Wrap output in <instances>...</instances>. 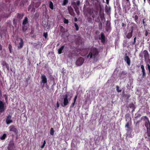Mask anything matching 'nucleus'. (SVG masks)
I'll use <instances>...</instances> for the list:
<instances>
[{
  "mask_svg": "<svg viewBox=\"0 0 150 150\" xmlns=\"http://www.w3.org/2000/svg\"><path fill=\"white\" fill-rule=\"evenodd\" d=\"M144 54V57L145 60H147L148 62L150 64V60L149 59V55L147 51L144 50L143 52Z\"/></svg>",
  "mask_w": 150,
  "mask_h": 150,
  "instance_id": "0eeeda50",
  "label": "nucleus"
},
{
  "mask_svg": "<svg viewBox=\"0 0 150 150\" xmlns=\"http://www.w3.org/2000/svg\"><path fill=\"white\" fill-rule=\"evenodd\" d=\"M43 36L45 37V38L46 39L47 37V33H44Z\"/></svg>",
  "mask_w": 150,
  "mask_h": 150,
  "instance_id": "58836bf2",
  "label": "nucleus"
},
{
  "mask_svg": "<svg viewBox=\"0 0 150 150\" xmlns=\"http://www.w3.org/2000/svg\"><path fill=\"white\" fill-rule=\"evenodd\" d=\"M94 13H95V14L96 15H97L98 13V10H96L95 11H94Z\"/></svg>",
  "mask_w": 150,
  "mask_h": 150,
  "instance_id": "8fccbe9b",
  "label": "nucleus"
},
{
  "mask_svg": "<svg viewBox=\"0 0 150 150\" xmlns=\"http://www.w3.org/2000/svg\"><path fill=\"white\" fill-rule=\"evenodd\" d=\"M69 95L67 94H66L64 96V100H63V104L62 103L61 105L63 107H64L68 104L69 103V101L71 98V96L69 98Z\"/></svg>",
  "mask_w": 150,
  "mask_h": 150,
  "instance_id": "f03ea898",
  "label": "nucleus"
},
{
  "mask_svg": "<svg viewBox=\"0 0 150 150\" xmlns=\"http://www.w3.org/2000/svg\"><path fill=\"white\" fill-rule=\"evenodd\" d=\"M143 23L144 26H145L146 25V24L145 23L144 19L143 20Z\"/></svg>",
  "mask_w": 150,
  "mask_h": 150,
  "instance_id": "49530a36",
  "label": "nucleus"
},
{
  "mask_svg": "<svg viewBox=\"0 0 150 150\" xmlns=\"http://www.w3.org/2000/svg\"><path fill=\"white\" fill-rule=\"evenodd\" d=\"M84 60L82 57H80L78 59L76 62V64L77 66H80L82 65L84 62Z\"/></svg>",
  "mask_w": 150,
  "mask_h": 150,
  "instance_id": "39448f33",
  "label": "nucleus"
},
{
  "mask_svg": "<svg viewBox=\"0 0 150 150\" xmlns=\"http://www.w3.org/2000/svg\"><path fill=\"white\" fill-rule=\"evenodd\" d=\"M77 95H76V96L75 97H74V102L73 103H72L71 104V106H70V108H72L73 107L74 105H75V103L76 102V100L77 98Z\"/></svg>",
  "mask_w": 150,
  "mask_h": 150,
  "instance_id": "6ab92c4d",
  "label": "nucleus"
},
{
  "mask_svg": "<svg viewBox=\"0 0 150 150\" xmlns=\"http://www.w3.org/2000/svg\"><path fill=\"white\" fill-rule=\"evenodd\" d=\"M116 90H117V92H121V90H119V87L118 86H116Z\"/></svg>",
  "mask_w": 150,
  "mask_h": 150,
  "instance_id": "79ce46f5",
  "label": "nucleus"
},
{
  "mask_svg": "<svg viewBox=\"0 0 150 150\" xmlns=\"http://www.w3.org/2000/svg\"><path fill=\"white\" fill-rule=\"evenodd\" d=\"M145 125L146 129L150 128V123L147 118L145 120Z\"/></svg>",
  "mask_w": 150,
  "mask_h": 150,
  "instance_id": "f8f14e48",
  "label": "nucleus"
},
{
  "mask_svg": "<svg viewBox=\"0 0 150 150\" xmlns=\"http://www.w3.org/2000/svg\"><path fill=\"white\" fill-rule=\"evenodd\" d=\"M9 129L10 131L13 132L15 134H17L18 132V130L14 125H12L10 126L9 127Z\"/></svg>",
  "mask_w": 150,
  "mask_h": 150,
  "instance_id": "423d86ee",
  "label": "nucleus"
},
{
  "mask_svg": "<svg viewBox=\"0 0 150 150\" xmlns=\"http://www.w3.org/2000/svg\"><path fill=\"white\" fill-rule=\"evenodd\" d=\"M4 110V103L1 101L0 100V112H2Z\"/></svg>",
  "mask_w": 150,
  "mask_h": 150,
  "instance_id": "ddd939ff",
  "label": "nucleus"
},
{
  "mask_svg": "<svg viewBox=\"0 0 150 150\" xmlns=\"http://www.w3.org/2000/svg\"><path fill=\"white\" fill-rule=\"evenodd\" d=\"M41 81L40 82L41 85L42 87L45 86V84H47V78L45 75L44 74H41Z\"/></svg>",
  "mask_w": 150,
  "mask_h": 150,
  "instance_id": "7ed1b4c3",
  "label": "nucleus"
},
{
  "mask_svg": "<svg viewBox=\"0 0 150 150\" xmlns=\"http://www.w3.org/2000/svg\"><path fill=\"white\" fill-rule=\"evenodd\" d=\"M126 25V24H125L123 23H122V27H125Z\"/></svg>",
  "mask_w": 150,
  "mask_h": 150,
  "instance_id": "de8ad7c7",
  "label": "nucleus"
},
{
  "mask_svg": "<svg viewBox=\"0 0 150 150\" xmlns=\"http://www.w3.org/2000/svg\"><path fill=\"white\" fill-rule=\"evenodd\" d=\"M76 4L77 6H79L80 4V2L79 1H77L76 2Z\"/></svg>",
  "mask_w": 150,
  "mask_h": 150,
  "instance_id": "37998d69",
  "label": "nucleus"
},
{
  "mask_svg": "<svg viewBox=\"0 0 150 150\" xmlns=\"http://www.w3.org/2000/svg\"><path fill=\"white\" fill-rule=\"evenodd\" d=\"M125 35L126 38L128 39L130 38L132 36V35L131 33H129L126 32L125 33Z\"/></svg>",
  "mask_w": 150,
  "mask_h": 150,
  "instance_id": "aec40b11",
  "label": "nucleus"
},
{
  "mask_svg": "<svg viewBox=\"0 0 150 150\" xmlns=\"http://www.w3.org/2000/svg\"><path fill=\"white\" fill-rule=\"evenodd\" d=\"M92 16L93 18H94L95 17V14H93V15H92Z\"/></svg>",
  "mask_w": 150,
  "mask_h": 150,
  "instance_id": "13d9d810",
  "label": "nucleus"
},
{
  "mask_svg": "<svg viewBox=\"0 0 150 150\" xmlns=\"http://www.w3.org/2000/svg\"><path fill=\"white\" fill-rule=\"evenodd\" d=\"M54 130L53 128H51L50 130V134L52 135H53L54 134Z\"/></svg>",
  "mask_w": 150,
  "mask_h": 150,
  "instance_id": "c756f323",
  "label": "nucleus"
},
{
  "mask_svg": "<svg viewBox=\"0 0 150 150\" xmlns=\"http://www.w3.org/2000/svg\"><path fill=\"white\" fill-rule=\"evenodd\" d=\"M149 49H150V45H149Z\"/></svg>",
  "mask_w": 150,
  "mask_h": 150,
  "instance_id": "0e129e2a",
  "label": "nucleus"
},
{
  "mask_svg": "<svg viewBox=\"0 0 150 150\" xmlns=\"http://www.w3.org/2000/svg\"><path fill=\"white\" fill-rule=\"evenodd\" d=\"M99 16L102 22H104L105 21V19L104 17V14L103 9H100L99 11Z\"/></svg>",
  "mask_w": 150,
  "mask_h": 150,
  "instance_id": "20e7f679",
  "label": "nucleus"
},
{
  "mask_svg": "<svg viewBox=\"0 0 150 150\" xmlns=\"http://www.w3.org/2000/svg\"><path fill=\"white\" fill-rule=\"evenodd\" d=\"M106 4H109V0H106Z\"/></svg>",
  "mask_w": 150,
  "mask_h": 150,
  "instance_id": "864d4df0",
  "label": "nucleus"
},
{
  "mask_svg": "<svg viewBox=\"0 0 150 150\" xmlns=\"http://www.w3.org/2000/svg\"><path fill=\"white\" fill-rule=\"evenodd\" d=\"M129 106L130 108H132V112L134 111L135 108V107L134 105L132 103H130L129 104Z\"/></svg>",
  "mask_w": 150,
  "mask_h": 150,
  "instance_id": "5701e85b",
  "label": "nucleus"
},
{
  "mask_svg": "<svg viewBox=\"0 0 150 150\" xmlns=\"http://www.w3.org/2000/svg\"><path fill=\"white\" fill-rule=\"evenodd\" d=\"M105 9L106 11H107V12H108L109 11H110V7H108L106 5L105 6Z\"/></svg>",
  "mask_w": 150,
  "mask_h": 150,
  "instance_id": "bb28decb",
  "label": "nucleus"
},
{
  "mask_svg": "<svg viewBox=\"0 0 150 150\" xmlns=\"http://www.w3.org/2000/svg\"><path fill=\"white\" fill-rule=\"evenodd\" d=\"M132 125V121H128L126 123L125 127L127 128L128 131L130 130L131 129V126Z\"/></svg>",
  "mask_w": 150,
  "mask_h": 150,
  "instance_id": "9d476101",
  "label": "nucleus"
},
{
  "mask_svg": "<svg viewBox=\"0 0 150 150\" xmlns=\"http://www.w3.org/2000/svg\"><path fill=\"white\" fill-rule=\"evenodd\" d=\"M74 26L76 27V30H79V28L78 25L76 23H75Z\"/></svg>",
  "mask_w": 150,
  "mask_h": 150,
  "instance_id": "f704fd0d",
  "label": "nucleus"
},
{
  "mask_svg": "<svg viewBox=\"0 0 150 150\" xmlns=\"http://www.w3.org/2000/svg\"><path fill=\"white\" fill-rule=\"evenodd\" d=\"M124 60L127 62L128 65L129 66L130 63V60L129 58L127 56V53H125V55Z\"/></svg>",
  "mask_w": 150,
  "mask_h": 150,
  "instance_id": "6e6552de",
  "label": "nucleus"
},
{
  "mask_svg": "<svg viewBox=\"0 0 150 150\" xmlns=\"http://www.w3.org/2000/svg\"><path fill=\"white\" fill-rule=\"evenodd\" d=\"M141 68L142 69V70L144 69V67L143 65H141Z\"/></svg>",
  "mask_w": 150,
  "mask_h": 150,
  "instance_id": "09e8293b",
  "label": "nucleus"
},
{
  "mask_svg": "<svg viewBox=\"0 0 150 150\" xmlns=\"http://www.w3.org/2000/svg\"><path fill=\"white\" fill-rule=\"evenodd\" d=\"M64 47V45H63L58 50V53L59 54H61L62 53V51L63 50Z\"/></svg>",
  "mask_w": 150,
  "mask_h": 150,
  "instance_id": "412c9836",
  "label": "nucleus"
},
{
  "mask_svg": "<svg viewBox=\"0 0 150 150\" xmlns=\"http://www.w3.org/2000/svg\"><path fill=\"white\" fill-rule=\"evenodd\" d=\"M27 30V28L24 26H23L22 27V30L23 32Z\"/></svg>",
  "mask_w": 150,
  "mask_h": 150,
  "instance_id": "a19ab883",
  "label": "nucleus"
},
{
  "mask_svg": "<svg viewBox=\"0 0 150 150\" xmlns=\"http://www.w3.org/2000/svg\"><path fill=\"white\" fill-rule=\"evenodd\" d=\"M49 7L51 9H53V5L52 2L51 1L49 2Z\"/></svg>",
  "mask_w": 150,
  "mask_h": 150,
  "instance_id": "a878e982",
  "label": "nucleus"
},
{
  "mask_svg": "<svg viewBox=\"0 0 150 150\" xmlns=\"http://www.w3.org/2000/svg\"><path fill=\"white\" fill-rule=\"evenodd\" d=\"M133 18H134V20L136 21V22H137L138 21V16L137 15H135L134 16V17H132Z\"/></svg>",
  "mask_w": 150,
  "mask_h": 150,
  "instance_id": "2f4dec72",
  "label": "nucleus"
},
{
  "mask_svg": "<svg viewBox=\"0 0 150 150\" xmlns=\"http://www.w3.org/2000/svg\"><path fill=\"white\" fill-rule=\"evenodd\" d=\"M100 39L101 40L102 43H104L105 42V36L103 33H101V37L100 38Z\"/></svg>",
  "mask_w": 150,
  "mask_h": 150,
  "instance_id": "f3484780",
  "label": "nucleus"
},
{
  "mask_svg": "<svg viewBox=\"0 0 150 150\" xmlns=\"http://www.w3.org/2000/svg\"><path fill=\"white\" fill-rule=\"evenodd\" d=\"M139 121H137V122L136 123V126H137L139 125Z\"/></svg>",
  "mask_w": 150,
  "mask_h": 150,
  "instance_id": "3c124183",
  "label": "nucleus"
},
{
  "mask_svg": "<svg viewBox=\"0 0 150 150\" xmlns=\"http://www.w3.org/2000/svg\"><path fill=\"white\" fill-rule=\"evenodd\" d=\"M69 22V21L68 20L66 19H64V23H65L67 24Z\"/></svg>",
  "mask_w": 150,
  "mask_h": 150,
  "instance_id": "ea45409f",
  "label": "nucleus"
},
{
  "mask_svg": "<svg viewBox=\"0 0 150 150\" xmlns=\"http://www.w3.org/2000/svg\"><path fill=\"white\" fill-rule=\"evenodd\" d=\"M23 16V14H19L18 13L17 15V18L20 20L21 19Z\"/></svg>",
  "mask_w": 150,
  "mask_h": 150,
  "instance_id": "393cba45",
  "label": "nucleus"
},
{
  "mask_svg": "<svg viewBox=\"0 0 150 150\" xmlns=\"http://www.w3.org/2000/svg\"><path fill=\"white\" fill-rule=\"evenodd\" d=\"M21 42L19 44L18 47L19 49L22 48L23 46V42L22 39L21 38L20 39Z\"/></svg>",
  "mask_w": 150,
  "mask_h": 150,
  "instance_id": "a211bd4d",
  "label": "nucleus"
},
{
  "mask_svg": "<svg viewBox=\"0 0 150 150\" xmlns=\"http://www.w3.org/2000/svg\"><path fill=\"white\" fill-rule=\"evenodd\" d=\"M28 23V18L27 17H25L23 21L22 24L24 26L26 24Z\"/></svg>",
  "mask_w": 150,
  "mask_h": 150,
  "instance_id": "4be33fe9",
  "label": "nucleus"
},
{
  "mask_svg": "<svg viewBox=\"0 0 150 150\" xmlns=\"http://www.w3.org/2000/svg\"><path fill=\"white\" fill-rule=\"evenodd\" d=\"M68 3V0H64L62 5L64 6Z\"/></svg>",
  "mask_w": 150,
  "mask_h": 150,
  "instance_id": "473e14b6",
  "label": "nucleus"
},
{
  "mask_svg": "<svg viewBox=\"0 0 150 150\" xmlns=\"http://www.w3.org/2000/svg\"><path fill=\"white\" fill-rule=\"evenodd\" d=\"M12 47L11 45L10 44H9L8 49L9 50L10 52V53H11L12 52Z\"/></svg>",
  "mask_w": 150,
  "mask_h": 150,
  "instance_id": "7c9ffc66",
  "label": "nucleus"
},
{
  "mask_svg": "<svg viewBox=\"0 0 150 150\" xmlns=\"http://www.w3.org/2000/svg\"><path fill=\"white\" fill-rule=\"evenodd\" d=\"M144 0V1H145V0Z\"/></svg>",
  "mask_w": 150,
  "mask_h": 150,
  "instance_id": "69168bd1",
  "label": "nucleus"
},
{
  "mask_svg": "<svg viewBox=\"0 0 150 150\" xmlns=\"http://www.w3.org/2000/svg\"><path fill=\"white\" fill-rule=\"evenodd\" d=\"M98 54V49L94 48L91 50V52L88 55L87 57H90V58H93L94 59H95L96 58Z\"/></svg>",
  "mask_w": 150,
  "mask_h": 150,
  "instance_id": "f257e3e1",
  "label": "nucleus"
},
{
  "mask_svg": "<svg viewBox=\"0 0 150 150\" xmlns=\"http://www.w3.org/2000/svg\"><path fill=\"white\" fill-rule=\"evenodd\" d=\"M30 7H29L28 9V11H29L30 10Z\"/></svg>",
  "mask_w": 150,
  "mask_h": 150,
  "instance_id": "bf43d9fd",
  "label": "nucleus"
},
{
  "mask_svg": "<svg viewBox=\"0 0 150 150\" xmlns=\"http://www.w3.org/2000/svg\"><path fill=\"white\" fill-rule=\"evenodd\" d=\"M100 20L99 16H98L96 19L95 20V21L97 22H100Z\"/></svg>",
  "mask_w": 150,
  "mask_h": 150,
  "instance_id": "c9c22d12",
  "label": "nucleus"
},
{
  "mask_svg": "<svg viewBox=\"0 0 150 150\" xmlns=\"http://www.w3.org/2000/svg\"><path fill=\"white\" fill-rule=\"evenodd\" d=\"M134 27L132 26H131L128 29L127 31L126 32L129 33H132H132L134 29Z\"/></svg>",
  "mask_w": 150,
  "mask_h": 150,
  "instance_id": "4468645a",
  "label": "nucleus"
},
{
  "mask_svg": "<svg viewBox=\"0 0 150 150\" xmlns=\"http://www.w3.org/2000/svg\"><path fill=\"white\" fill-rule=\"evenodd\" d=\"M6 136V134H4L2 136L0 137V139L1 140H3L5 139Z\"/></svg>",
  "mask_w": 150,
  "mask_h": 150,
  "instance_id": "c85d7f7f",
  "label": "nucleus"
},
{
  "mask_svg": "<svg viewBox=\"0 0 150 150\" xmlns=\"http://www.w3.org/2000/svg\"><path fill=\"white\" fill-rule=\"evenodd\" d=\"M147 68L149 72V73L150 74V66L149 64H147Z\"/></svg>",
  "mask_w": 150,
  "mask_h": 150,
  "instance_id": "4c0bfd02",
  "label": "nucleus"
},
{
  "mask_svg": "<svg viewBox=\"0 0 150 150\" xmlns=\"http://www.w3.org/2000/svg\"><path fill=\"white\" fill-rule=\"evenodd\" d=\"M46 141L45 140L44 141L43 144L41 146V149H43L44 148V146H45V144H46Z\"/></svg>",
  "mask_w": 150,
  "mask_h": 150,
  "instance_id": "72a5a7b5",
  "label": "nucleus"
},
{
  "mask_svg": "<svg viewBox=\"0 0 150 150\" xmlns=\"http://www.w3.org/2000/svg\"><path fill=\"white\" fill-rule=\"evenodd\" d=\"M136 37H135L134 38V41L132 43V44L133 45H134L135 43H136Z\"/></svg>",
  "mask_w": 150,
  "mask_h": 150,
  "instance_id": "e433bc0d",
  "label": "nucleus"
},
{
  "mask_svg": "<svg viewBox=\"0 0 150 150\" xmlns=\"http://www.w3.org/2000/svg\"><path fill=\"white\" fill-rule=\"evenodd\" d=\"M128 2H129V0H126Z\"/></svg>",
  "mask_w": 150,
  "mask_h": 150,
  "instance_id": "052dcab7",
  "label": "nucleus"
},
{
  "mask_svg": "<svg viewBox=\"0 0 150 150\" xmlns=\"http://www.w3.org/2000/svg\"><path fill=\"white\" fill-rule=\"evenodd\" d=\"M14 144L13 143L10 144L8 147V150H14Z\"/></svg>",
  "mask_w": 150,
  "mask_h": 150,
  "instance_id": "dca6fc26",
  "label": "nucleus"
},
{
  "mask_svg": "<svg viewBox=\"0 0 150 150\" xmlns=\"http://www.w3.org/2000/svg\"><path fill=\"white\" fill-rule=\"evenodd\" d=\"M57 108H55V109L56 110L57 109H58V108L59 107V103H58V102H57Z\"/></svg>",
  "mask_w": 150,
  "mask_h": 150,
  "instance_id": "c03bdc74",
  "label": "nucleus"
},
{
  "mask_svg": "<svg viewBox=\"0 0 150 150\" xmlns=\"http://www.w3.org/2000/svg\"><path fill=\"white\" fill-rule=\"evenodd\" d=\"M29 79H27L26 80V82L27 83V84L26 85V86H27L28 85V80H29Z\"/></svg>",
  "mask_w": 150,
  "mask_h": 150,
  "instance_id": "603ef678",
  "label": "nucleus"
},
{
  "mask_svg": "<svg viewBox=\"0 0 150 150\" xmlns=\"http://www.w3.org/2000/svg\"><path fill=\"white\" fill-rule=\"evenodd\" d=\"M106 29L107 31H108V30H109L110 28H109V27L108 28H106Z\"/></svg>",
  "mask_w": 150,
  "mask_h": 150,
  "instance_id": "6e6d98bb",
  "label": "nucleus"
},
{
  "mask_svg": "<svg viewBox=\"0 0 150 150\" xmlns=\"http://www.w3.org/2000/svg\"><path fill=\"white\" fill-rule=\"evenodd\" d=\"M75 21H77V19H75Z\"/></svg>",
  "mask_w": 150,
  "mask_h": 150,
  "instance_id": "e2e57ef3",
  "label": "nucleus"
},
{
  "mask_svg": "<svg viewBox=\"0 0 150 150\" xmlns=\"http://www.w3.org/2000/svg\"><path fill=\"white\" fill-rule=\"evenodd\" d=\"M150 34V31L149 30H146L145 31V35L146 36H147L149 34Z\"/></svg>",
  "mask_w": 150,
  "mask_h": 150,
  "instance_id": "cd10ccee",
  "label": "nucleus"
},
{
  "mask_svg": "<svg viewBox=\"0 0 150 150\" xmlns=\"http://www.w3.org/2000/svg\"><path fill=\"white\" fill-rule=\"evenodd\" d=\"M11 119V116L10 115H8L7 117L6 120V122L7 124H9L13 122V121Z\"/></svg>",
  "mask_w": 150,
  "mask_h": 150,
  "instance_id": "1a4fd4ad",
  "label": "nucleus"
},
{
  "mask_svg": "<svg viewBox=\"0 0 150 150\" xmlns=\"http://www.w3.org/2000/svg\"><path fill=\"white\" fill-rule=\"evenodd\" d=\"M68 9L69 12V13L71 15H72L73 11V9L71 8V7H68Z\"/></svg>",
  "mask_w": 150,
  "mask_h": 150,
  "instance_id": "b1692460",
  "label": "nucleus"
},
{
  "mask_svg": "<svg viewBox=\"0 0 150 150\" xmlns=\"http://www.w3.org/2000/svg\"><path fill=\"white\" fill-rule=\"evenodd\" d=\"M145 137L148 138V139L150 140V128L147 129V132L145 135Z\"/></svg>",
  "mask_w": 150,
  "mask_h": 150,
  "instance_id": "9b49d317",
  "label": "nucleus"
},
{
  "mask_svg": "<svg viewBox=\"0 0 150 150\" xmlns=\"http://www.w3.org/2000/svg\"><path fill=\"white\" fill-rule=\"evenodd\" d=\"M142 73V77L143 78L144 77L146 76V73L145 72H143Z\"/></svg>",
  "mask_w": 150,
  "mask_h": 150,
  "instance_id": "a18cd8bd",
  "label": "nucleus"
},
{
  "mask_svg": "<svg viewBox=\"0 0 150 150\" xmlns=\"http://www.w3.org/2000/svg\"><path fill=\"white\" fill-rule=\"evenodd\" d=\"M139 115L138 117H140V116H141L140 115V114H139V115Z\"/></svg>",
  "mask_w": 150,
  "mask_h": 150,
  "instance_id": "680f3d73",
  "label": "nucleus"
},
{
  "mask_svg": "<svg viewBox=\"0 0 150 150\" xmlns=\"http://www.w3.org/2000/svg\"><path fill=\"white\" fill-rule=\"evenodd\" d=\"M2 48L1 45H0V50H2Z\"/></svg>",
  "mask_w": 150,
  "mask_h": 150,
  "instance_id": "5fc2aeb1",
  "label": "nucleus"
},
{
  "mask_svg": "<svg viewBox=\"0 0 150 150\" xmlns=\"http://www.w3.org/2000/svg\"><path fill=\"white\" fill-rule=\"evenodd\" d=\"M125 117L126 118V121H132V118L130 114H126Z\"/></svg>",
  "mask_w": 150,
  "mask_h": 150,
  "instance_id": "2eb2a0df",
  "label": "nucleus"
},
{
  "mask_svg": "<svg viewBox=\"0 0 150 150\" xmlns=\"http://www.w3.org/2000/svg\"><path fill=\"white\" fill-rule=\"evenodd\" d=\"M142 72H145V69L142 70Z\"/></svg>",
  "mask_w": 150,
  "mask_h": 150,
  "instance_id": "4d7b16f0",
  "label": "nucleus"
}]
</instances>
